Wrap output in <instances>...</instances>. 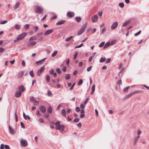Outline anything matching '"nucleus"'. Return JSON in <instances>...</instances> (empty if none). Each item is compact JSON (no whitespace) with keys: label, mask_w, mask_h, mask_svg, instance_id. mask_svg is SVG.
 Masks as SVG:
<instances>
[{"label":"nucleus","mask_w":149,"mask_h":149,"mask_svg":"<svg viewBox=\"0 0 149 149\" xmlns=\"http://www.w3.org/2000/svg\"><path fill=\"white\" fill-rule=\"evenodd\" d=\"M15 116L16 121L17 122L18 121V119L17 116V115L16 111H15Z\"/></svg>","instance_id":"nucleus-50"},{"label":"nucleus","mask_w":149,"mask_h":149,"mask_svg":"<svg viewBox=\"0 0 149 149\" xmlns=\"http://www.w3.org/2000/svg\"><path fill=\"white\" fill-rule=\"evenodd\" d=\"M49 73L51 74H53L54 73V71L53 69H52L49 71Z\"/></svg>","instance_id":"nucleus-62"},{"label":"nucleus","mask_w":149,"mask_h":149,"mask_svg":"<svg viewBox=\"0 0 149 149\" xmlns=\"http://www.w3.org/2000/svg\"><path fill=\"white\" fill-rule=\"evenodd\" d=\"M118 23L117 22H114L111 26V29L112 30L115 29L118 26Z\"/></svg>","instance_id":"nucleus-5"},{"label":"nucleus","mask_w":149,"mask_h":149,"mask_svg":"<svg viewBox=\"0 0 149 149\" xmlns=\"http://www.w3.org/2000/svg\"><path fill=\"white\" fill-rule=\"evenodd\" d=\"M70 75L69 74H66L65 78L66 79H70Z\"/></svg>","instance_id":"nucleus-26"},{"label":"nucleus","mask_w":149,"mask_h":149,"mask_svg":"<svg viewBox=\"0 0 149 149\" xmlns=\"http://www.w3.org/2000/svg\"><path fill=\"white\" fill-rule=\"evenodd\" d=\"M73 38V36H71L70 37L67 38L65 39V41H68L70 40L72 38Z\"/></svg>","instance_id":"nucleus-29"},{"label":"nucleus","mask_w":149,"mask_h":149,"mask_svg":"<svg viewBox=\"0 0 149 149\" xmlns=\"http://www.w3.org/2000/svg\"><path fill=\"white\" fill-rule=\"evenodd\" d=\"M21 94L22 93L20 91H16L15 96L16 97H19L21 96Z\"/></svg>","instance_id":"nucleus-10"},{"label":"nucleus","mask_w":149,"mask_h":149,"mask_svg":"<svg viewBox=\"0 0 149 149\" xmlns=\"http://www.w3.org/2000/svg\"><path fill=\"white\" fill-rule=\"evenodd\" d=\"M36 8V13H42L43 9L42 8L39 6H37Z\"/></svg>","instance_id":"nucleus-4"},{"label":"nucleus","mask_w":149,"mask_h":149,"mask_svg":"<svg viewBox=\"0 0 149 149\" xmlns=\"http://www.w3.org/2000/svg\"><path fill=\"white\" fill-rule=\"evenodd\" d=\"M25 88L23 85H21L19 88V91H20L22 93L25 90Z\"/></svg>","instance_id":"nucleus-9"},{"label":"nucleus","mask_w":149,"mask_h":149,"mask_svg":"<svg viewBox=\"0 0 149 149\" xmlns=\"http://www.w3.org/2000/svg\"><path fill=\"white\" fill-rule=\"evenodd\" d=\"M111 45L110 42H107L104 45V48H106L109 47Z\"/></svg>","instance_id":"nucleus-21"},{"label":"nucleus","mask_w":149,"mask_h":149,"mask_svg":"<svg viewBox=\"0 0 149 149\" xmlns=\"http://www.w3.org/2000/svg\"><path fill=\"white\" fill-rule=\"evenodd\" d=\"M45 70V67L44 66L41 67L39 70H38L37 72V75L39 76L41 74V73L43 72Z\"/></svg>","instance_id":"nucleus-3"},{"label":"nucleus","mask_w":149,"mask_h":149,"mask_svg":"<svg viewBox=\"0 0 149 149\" xmlns=\"http://www.w3.org/2000/svg\"><path fill=\"white\" fill-rule=\"evenodd\" d=\"M36 39V38L35 37H32L29 39L30 40H33Z\"/></svg>","instance_id":"nucleus-44"},{"label":"nucleus","mask_w":149,"mask_h":149,"mask_svg":"<svg viewBox=\"0 0 149 149\" xmlns=\"http://www.w3.org/2000/svg\"><path fill=\"white\" fill-rule=\"evenodd\" d=\"M79 119L77 118H76L74 120V121L75 122H78L79 121Z\"/></svg>","instance_id":"nucleus-46"},{"label":"nucleus","mask_w":149,"mask_h":149,"mask_svg":"<svg viewBox=\"0 0 149 149\" xmlns=\"http://www.w3.org/2000/svg\"><path fill=\"white\" fill-rule=\"evenodd\" d=\"M50 77L49 75L46 76V80L47 82H49L50 81Z\"/></svg>","instance_id":"nucleus-36"},{"label":"nucleus","mask_w":149,"mask_h":149,"mask_svg":"<svg viewBox=\"0 0 149 149\" xmlns=\"http://www.w3.org/2000/svg\"><path fill=\"white\" fill-rule=\"evenodd\" d=\"M7 22V20H3V21H1V22L0 23L1 24H4L6 23Z\"/></svg>","instance_id":"nucleus-47"},{"label":"nucleus","mask_w":149,"mask_h":149,"mask_svg":"<svg viewBox=\"0 0 149 149\" xmlns=\"http://www.w3.org/2000/svg\"><path fill=\"white\" fill-rule=\"evenodd\" d=\"M61 113L63 116H65L66 115V113L65 109H63L62 110Z\"/></svg>","instance_id":"nucleus-25"},{"label":"nucleus","mask_w":149,"mask_h":149,"mask_svg":"<svg viewBox=\"0 0 149 149\" xmlns=\"http://www.w3.org/2000/svg\"><path fill=\"white\" fill-rule=\"evenodd\" d=\"M62 127V125H59L57 126V127H56V129L57 130H60L61 128Z\"/></svg>","instance_id":"nucleus-30"},{"label":"nucleus","mask_w":149,"mask_h":149,"mask_svg":"<svg viewBox=\"0 0 149 149\" xmlns=\"http://www.w3.org/2000/svg\"><path fill=\"white\" fill-rule=\"evenodd\" d=\"M105 44L104 42H102L99 45V46L100 47H102Z\"/></svg>","instance_id":"nucleus-38"},{"label":"nucleus","mask_w":149,"mask_h":149,"mask_svg":"<svg viewBox=\"0 0 149 149\" xmlns=\"http://www.w3.org/2000/svg\"><path fill=\"white\" fill-rule=\"evenodd\" d=\"M65 22V21L64 20H61L59 21L56 24V25H59L64 23Z\"/></svg>","instance_id":"nucleus-13"},{"label":"nucleus","mask_w":149,"mask_h":149,"mask_svg":"<svg viewBox=\"0 0 149 149\" xmlns=\"http://www.w3.org/2000/svg\"><path fill=\"white\" fill-rule=\"evenodd\" d=\"M89 100V98H87L86 100L84 102V104H86V103H87V102H88V100Z\"/></svg>","instance_id":"nucleus-55"},{"label":"nucleus","mask_w":149,"mask_h":149,"mask_svg":"<svg viewBox=\"0 0 149 149\" xmlns=\"http://www.w3.org/2000/svg\"><path fill=\"white\" fill-rule=\"evenodd\" d=\"M4 51V49L2 47L0 48V53L3 52Z\"/></svg>","instance_id":"nucleus-60"},{"label":"nucleus","mask_w":149,"mask_h":149,"mask_svg":"<svg viewBox=\"0 0 149 149\" xmlns=\"http://www.w3.org/2000/svg\"><path fill=\"white\" fill-rule=\"evenodd\" d=\"M75 19L77 22H79L81 21V19L80 17H77Z\"/></svg>","instance_id":"nucleus-20"},{"label":"nucleus","mask_w":149,"mask_h":149,"mask_svg":"<svg viewBox=\"0 0 149 149\" xmlns=\"http://www.w3.org/2000/svg\"><path fill=\"white\" fill-rule=\"evenodd\" d=\"M47 112L48 113H52V109L50 106H49L47 109Z\"/></svg>","instance_id":"nucleus-24"},{"label":"nucleus","mask_w":149,"mask_h":149,"mask_svg":"<svg viewBox=\"0 0 149 149\" xmlns=\"http://www.w3.org/2000/svg\"><path fill=\"white\" fill-rule=\"evenodd\" d=\"M57 53H58L57 51H56L54 52L52 54V55H51L52 56V57H54L57 54Z\"/></svg>","instance_id":"nucleus-27"},{"label":"nucleus","mask_w":149,"mask_h":149,"mask_svg":"<svg viewBox=\"0 0 149 149\" xmlns=\"http://www.w3.org/2000/svg\"><path fill=\"white\" fill-rule=\"evenodd\" d=\"M117 84L118 85H120L122 84V81L121 80H119L118 81L117 83Z\"/></svg>","instance_id":"nucleus-61"},{"label":"nucleus","mask_w":149,"mask_h":149,"mask_svg":"<svg viewBox=\"0 0 149 149\" xmlns=\"http://www.w3.org/2000/svg\"><path fill=\"white\" fill-rule=\"evenodd\" d=\"M111 61V59L110 58H108L107 60V61L106 62V63H108L110 62Z\"/></svg>","instance_id":"nucleus-54"},{"label":"nucleus","mask_w":149,"mask_h":149,"mask_svg":"<svg viewBox=\"0 0 149 149\" xmlns=\"http://www.w3.org/2000/svg\"><path fill=\"white\" fill-rule=\"evenodd\" d=\"M133 95V93H131L130 94H129L128 95H127L124 98V100H126L128 98H129V97H130L131 96H132Z\"/></svg>","instance_id":"nucleus-18"},{"label":"nucleus","mask_w":149,"mask_h":149,"mask_svg":"<svg viewBox=\"0 0 149 149\" xmlns=\"http://www.w3.org/2000/svg\"><path fill=\"white\" fill-rule=\"evenodd\" d=\"M80 107L81 108L84 109L85 108V106L84 104H82L80 105Z\"/></svg>","instance_id":"nucleus-59"},{"label":"nucleus","mask_w":149,"mask_h":149,"mask_svg":"<svg viewBox=\"0 0 149 149\" xmlns=\"http://www.w3.org/2000/svg\"><path fill=\"white\" fill-rule=\"evenodd\" d=\"M4 148L5 149H10V148L9 146L8 145H5L4 146Z\"/></svg>","instance_id":"nucleus-53"},{"label":"nucleus","mask_w":149,"mask_h":149,"mask_svg":"<svg viewBox=\"0 0 149 149\" xmlns=\"http://www.w3.org/2000/svg\"><path fill=\"white\" fill-rule=\"evenodd\" d=\"M119 5L121 8H123L124 6V3H120L119 4Z\"/></svg>","instance_id":"nucleus-32"},{"label":"nucleus","mask_w":149,"mask_h":149,"mask_svg":"<svg viewBox=\"0 0 149 149\" xmlns=\"http://www.w3.org/2000/svg\"><path fill=\"white\" fill-rule=\"evenodd\" d=\"M83 45V43H81V44L80 45H79L76 47L75 48H80V47H82Z\"/></svg>","instance_id":"nucleus-49"},{"label":"nucleus","mask_w":149,"mask_h":149,"mask_svg":"<svg viewBox=\"0 0 149 149\" xmlns=\"http://www.w3.org/2000/svg\"><path fill=\"white\" fill-rule=\"evenodd\" d=\"M34 105H37L39 104L38 101H37L36 99L34 100Z\"/></svg>","instance_id":"nucleus-37"},{"label":"nucleus","mask_w":149,"mask_h":149,"mask_svg":"<svg viewBox=\"0 0 149 149\" xmlns=\"http://www.w3.org/2000/svg\"><path fill=\"white\" fill-rule=\"evenodd\" d=\"M27 33L26 32H24L22 33L21 34L19 35L17 38L14 40V42H17L20 40L23 39L26 35Z\"/></svg>","instance_id":"nucleus-1"},{"label":"nucleus","mask_w":149,"mask_h":149,"mask_svg":"<svg viewBox=\"0 0 149 149\" xmlns=\"http://www.w3.org/2000/svg\"><path fill=\"white\" fill-rule=\"evenodd\" d=\"M131 22L130 20H128L125 22L123 25V26H125L128 25Z\"/></svg>","instance_id":"nucleus-19"},{"label":"nucleus","mask_w":149,"mask_h":149,"mask_svg":"<svg viewBox=\"0 0 149 149\" xmlns=\"http://www.w3.org/2000/svg\"><path fill=\"white\" fill-rule=\"evenodd\" d=\"M140 138V137H139V136H136L135 138L134 141V145H135L136 144Z\"/></svg>","instance_id":"nucleus-14"},{"label":"nucleus","mask_w":149,"mask_h":149,"mask_svg":"<svg viewBox=\"0 0 149 149\" xmlns=\"http://www.w3.org/2000/svg\"><path fill=\"white\" fill-rule=\"evenodd\" d=\"M46 59V58H44L42 60L36 61V63L38 65H40L42 64L43 62H44Z\"/></svg>","instance_id":"nucleus-12"},{"label":"nucleus","mask_w":149,"mask_h":149,"mask_svg":"<svg viewBox=\"0 0 149 149\" xmlns=\"http://www.w3.org/2000/svg\"><path fill=\"white\" fill-rule=\"evenodd\" d=\"M9 127L10 133L12 134H15V132L13 128H11L10 125L9 126Z\"/></svg>","instance_id":"nucleus-17"},{"label":"nucleus","mask_w":149,"mask_h":149,"mask_svg":"<svg viewBox=\"0 0 149 149\" xmlns=\"http://www.w3.org/2000/svg\"><path fill=\"white\" fill-rule=\"evenodd\" d=\"M21 145L23 147L27 146L28 145L27 141L24 140H22L21 141Z\"/></svg>","instance_id":"nucleus-6"},{"label":"nucleus","mask_w":149,"mask_h":149,"mask_svg":"<svg viewBox=\"0 0 149 149\" xmlns=\"http://www.w3.org/2000/svg\"><path fill=\"white\" fill-rule=\"evenodd\" d=\"M77 55H78V52H76L75 53L74 55V59H75L77 58Z\"/></svg>","instance_id":"nucleus-52"},{"label":"nucleus","mask_w":149,"mask_h":149,"mask_svg":"<svg viewBox=\"0 0 149 149\" xmlns=\"http://www.w3.org/2000/svg\"><path fill=\"white\" fill-rule=\"evenodd\" d=\"M4 146L3 144H1L0 146V149H4Z\"/></svg>","instance_id":"nucleus-57"},{"label":"nucleus","mask_w":149,"mask_h":149,"mask_svg":"<svg viewBox=\"0 0 149 149\" xmlns=\"http://www.w3.org/2000/svg\"><path fill=\"white\" fill-rule=\"evenodd\" d=\"M19 3L18 2H17L15 5L14 9H15L19 7Z\"/></svg>","instance_id":"nucleus-23"},{"label":"nucleus","mask_w":149,"mask_h":149,"mask_svg":"<svg viewBox=\"0 0 149 149\" xmlns=\"http://www.w3.org/2000/svg\"><path fill=\"white\" fill-rule=\"evenodd\" d=\"M116 42V40H113L111 41L110 42L111 45H114Z\"/></svg>","instance_id":"nucleus-34"},{"label":"nucleus","mask_w":149,"mask_h":149,"mask_svg":"<svg viewBox=\"0 0 149 149\" xmlns=\"http://www.w3.org/2000/svg\"><path fill=\"white\" fill-rule=\"evenodd\" d=\"M22 65L24 66H25V61H24V60H23L22 61Z\"/></svg>","instance_id":"nucleus-63"},{"label":"nucleus","mask_w":149,"mask_h":149,"mask_svg":"<svg viewBox=\"0 0 149 149\" xmlns=\"http://www.w3.org/2000/svg\"><path fill=\"white\" fill-rule=\"evenodd\" d=\"M29 73L30 76L32 77H34V75L33 73V70H31L29 72Z\"/></svg>","instance_id":"nucleus-28"},{"label":"nucleus","mask_w":149,"mask_h":149,"mask_svg":"<svg viewBox=\"0 0 149 149\" xmlns=\"http://www.w3.org/2000/svg\"><path fill=\"white\" fill-rule=\"evenodd\" d=\"M106 58H102L100 59V63L104 62L106 61Z\"/></svg>","instance_id":"nucleus-22"},{"label":"nucleus","mask_w":149,"mask_h":149,"mask_svg":"<svg viewBox=\"0 0 149 149\" xmlns=\"http://www.w3.org/2000/svg\"><path fill=\"white\" fill-rule=\"evenodd\" d=\"M67 15L68 17H72L74 15V13L72 12H68L67 13Z\"/></svg>","instance_id":"nucleus-16"},{"label":"nucleus","mask_w":149,"mask_h":149,"mask_svg":"<svg viewBox=\"0 0 149 149\" xmlns=\"http://www.w3.org/2000/svg\"><path fill=\"white\" fill-rule=\"evenodd\" d=\"M98 17L97 15H95L93 16L91 18V20L93 22H96L98 20Z\"/></svg>","instance_id":"nucleus-7"},{"label":"nucleus","mask_w":149,"mask_h":149,"mask_svg":"<svg viewBox=\"0 0 149 149\" xmlns=\"http://www.w3.org/2000/svg\"><path fill=\"white\" fill-rule=\"evenodd\" d=\"M39 121L41 123H43L44 122V120L42 118L39 119Z\"/></svg>","instance_id":"nucleus-64"},{"label":"nucleus","mask_w":149,"mask_h":149,"mask_svg":"<svg viewBox=\"0 0 149 149\" xmlns=\"http://www.w3.org/2000/svg\"><path fill=\"white\" fill-rule=\"evenodd\" d=\"M141 32V31L140 30L135 34V36H136L140 34Z\"/></svg>","instance_id":"nucleus-48"},{"label":"nucleus","mask_w":149,"mask_h":149,"mask_svg":"<svg viewBox=\"0 0 149 149\" xmlns=\"http://www.w3.org/2000/svg\"><path fill=\"white\" fill-rule=\"evenodd\" d=\"M92 68V67L91 66L88 67L87 69V71L88 72L90 71L91 70Z\"/></svg>","instance_id":"nucleus-58"},{"label":"nucleus","mask_w":149,"mask_h":149,"mask_svg":"<svg viewBox=\"0 0 149 149\" xmlns=\"http://www.w3.org/2000/svg\"><path fill=\"white\" fill-rule=\"evenodd\" d=\"M141 130H138L137 131V136H139V137H140V135L141 134Z\"/></svg>","instance_id":"nucleus-31"},{"label":"nucleus","mask_w":149,"mask_h":149,"mask_svg":"<svg viewBox=\"0 0 149 149\" xmlns=\"http://www.w3.org/2000/svg\"><path fill=\"white\" fill-rule=\"evenodd\" d=\"M36 44V42H31L28 44L29 47L35 45Z\"/></svg>","instance_id":"nucleus-15"},{"label":"nucleus","mask_w":149,"mask_h":149,"mask_svg":"<svg viewBox=\"0 0 149 149\" xmlns=\"http://www.w3.org/2000/svg\"><path fill=\"white\" fill-rule=\"evenodd\" d=\"M130 87V86H128L126 88H124L123 90L124 92H126L127 91L128 89Z\"/></svg>","instance_id":"nucleus-40"},{"label":"nucleus","mask_w":149,"mask_h":149,"mask_svg":"<svg viewBox=\"0 0 149 149\" xmlns=\"http://www.w3.org/2000/svg\"><path fill=\"white\" fill-rule=\"evenodd\" d=\"M142 92V91H135L132 93H133V95H134V94H135L136 93H140L141 92Z\"/></svg>","instance_id":"nucleus-42"},{"label":"nucleus","mask_w":149,"mask_h":149,"mask_svg":"<svg viewBox=\"0 0 149 149\" xmlns=\"http://www.w3.org/2000/svg\"><path fill=\"white\" fill-rule=\"evenodd\" d=\"M52 94L51 92L50 91H48L47 92V95L48 96H51Z\"/></svg>","instance_id":"nucleus-43"},{"label":"nucleus","mask_w":149,"mask_h":149,"mask_svg":"<svg viewBox=\"0 0 149 149\" xmlns=\"http://www.w3.org/2000/svg\"><path fill=\"white\" fill-rule=\"evenodd\" d=\"M75 110L77 112H79L80 110V109L78 107H76V108Z\"/></svg>","instance_id":"nucleus-51"},{"label":"nucleus","mask_w":149,"mask_h":149,"mask_svg":"<svg viewBox=\"0 0 149 149\" xmlns=\"http://www.w3.org/2000/svg\"><path fill=\"white\" fill-rule=\"evenodd\" d=\"M29 24H26L24 26V28L25 29H27L29 28Z\"/></svg>","instance_id":"nucleus-41"},{"label":"nucleus","mask_w":149,"mask_h":149,"mask_svg":"<svg viewBox=\"0 0 149 149\" xmlns=\"http://www.w3.org/2000/svg\"><path fill=\"white\" fill-rule=\"evenodd\" d=\"M75 83H74L72 84V86H71V87H70V90H72L74 88V86L75 85Z\"/></svg>","instance_id":"nucleus-56"},{"label":"nucleus","mask_w":149,"mask_h":149,"mask_svg":"<svg viewBox=\"0 0 149 149\" xmlns=\"http://www.w3.org/2000/svg\"><path fill=\"white\" fill-rule=\"evenodd\" d=\"M87 23L83 25L82 26L81 29L78 31L77 33V35L78 36H80L81 35L84 31L85 29L87 27Z\"/></svg>","instance_id":"nucleus-2"},{"label":"nucleus","mask_w":149,"mask_h":149,"mask_svg":"<svg viewBox=\"0 0 149 149\" xmlns=\"http://www.w3.org/2000/svg\"><path fill=\"white\" fill-rule=\"evenodd\" d=\"M82 83L83 81L82 79H81L79 80V82L78 84V85L79 86H80L82 84Z\"/></svg>","instance_id":"nucleus-39"},{"label":"nucleus","mask_w":149,"mask_h":149,"mask_svg":"<svg viewBox=\"0 0 149 149\" xmlns=\"http://www.w3.org/2000/svg\"><path fill=\"white\" fill-rule=\"evenodd\" d=\"M57 72L59 74H60L61 73V71L60 68H58L56 69Z\"/></svg>","instance_id":"nucleus-35"},{"label":"nucleus","mask_w":149,"mask_h":149,"mask_svg":"<svg viewBox=\"0 0 149 149\" xmlns=\"http://www.w3.org/2000/svg\"><path fill=\"white\" fill-rule=\"evenodd\" d=\"M40 110L42 112L45 113L46 111V108L44 106H41L40 107Z\"/></svg>","instance_id":"nucleus-8"},{"label":"nucleus","mask_w":149,"mask_h":149,"mask_svg":"<svg viewBox=\"0 0 149 149\" xmlns=\"http://www.w3.org/2000/svg\"><path fill=\"white\" fill-rule=\"evenodd\" d=\"M53 31L52 29L46 31L44 33V35L45 36H47L51 33Z\"/></svg>","instance_id":"nucleus-11"},{"label":"nucleus","mask_w":149,"mask_h":149,"mask_svg":"<svg viewBox=\"0 0 149 149\" xmlns=\"http://www.w3.org/2000/svg\"><path fill=\"white\" fill-rule=\"evenodd\" d=\"M15 28L16 29L19 30L20 29V26L18 24H16L15 26Z\"/></svg>","instance_id":"nucleus-33"},{"label":"nucleus","mask_w":149,"mask_h":149,"mask_svg":"<svg viewBox=\"0 0 149 149\" xmlns=\"http://www.w3.org/2000/svg\"><path fill=\"white\" fill-rule=\"evenodd\" d=\"M20 125L22 128H23L24 129L25 128V125L24 123L22 122H20Z\"/></svg>","instance_id":"nucleus-45"}]
</instances>
